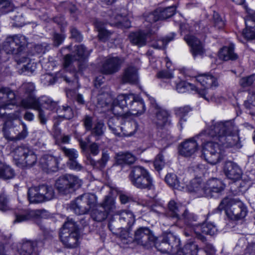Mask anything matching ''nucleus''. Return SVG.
Listing matches in <instances>:
<instances>
[{"instance_id":"obj_1","label":"nucleus","mask_w":255,"mask_h":255,"mask_svg":"<svg viewBox=\"0 0 255 255\" xmlns=\"http://www.w3.org/2000/svg\"><path fill=\"white\" fill-rule=\"evenodd\" d=\"M97 106L104 109L103 112L111 111L115 115H130L139 116L145 111L142 99L133 94H121L113 102L111 95L106 93L98 96Z\"/></svg>"},{"instance_id":"obj_2","label":"nucleus","mask_w":255,"mask_h":255,"mask_svg":"<svg viewBox=\"0 0 255 255\" xmlns=\"http://www.w3.org/2000/svg\"><path fill=\"white\" fill-rule=\"evenodd\" d=\"M27 44V38L22 35L9 36L6 37L3 43L2 50L8 54L18 55L22 51ZM15 58L18 64L26 63V65H23V67L25 71L28 69L29 65L28 63L29 59L25 55L22 56L21 57H19L18 55H16Z\"/></svg>"},{"instance_id":"obj_3","label":"nucleus","mask_w":255,"mask_h":255,"mask_svg":"<svg viewBox=\"0 0 255 255\" xmlns=\"http://www.w3.org/2000/svg\"><path fill=\"white\" fill-rule=\"evenodd\" d=\"M59 236L61 242L67 248H74L79 245L78 227L72 219H67L61 229Z\"/></svg>"},{"instance_id":"obj_4","label":"nucleus","mask_w":255,"mask_h":255,"mask_svg":"<svg viewBox=\"0 0 255 255\" xmlns=\"http://www.w3.org/2000/svg\"><path fill=\"white\" fill-rule=\"evenodd\" d=\"M218 208L220 210H224L228 217L232 220L243 219L247 214V208L243 203L232 198H225Z\"/></svg>"},{"instance_id":"obj_5","label":"nucleus","mask_w":255,"mask_h":255,"mask_svg":"<svg viewBox=\"0 0 255 255\" xmlns=\"http://www.w3.org/2000/svg\"><path fill=\"white\" fill-rule=\"evenodd\" d=\"M196 79L197 81L204 87V89H200L195 86V92L199 96L208 101L217 103L220 102L218 98L215 97L214 95L213 88L218 85L216 78L211 75L202 74L197 76Z\"/></svg>"},{"instance_id":"obj_6","label":"nucleus","mask_w":255,"mask_h":255,"mask_svg":"<svg viewBox=\"0 0 255 255\" xmlns=\"http://www.w3.org/2000/svg\"><path fill=\"white\" fill-rule=\"evenodd\" d=\"M131 184L140 189H151L153 186V179L147 170L140 166L132 168L129 174Z\"/></svg>"},{"instance_id":"obj_7","label":"nucleus","mask_w":255,"mask_h":255,"mask_svg":"<svg viewBox=\"0 0 255 255\" xmlns=\"http://www.w3.org/2000/svg\"><path fill=\"white\" fill-rule=\"evenodd\" d=\"M12 153L14 163L21 168L31 167L37 161V156L34 151L26 145L16 147Z\"/></svg>"},{"instance_id":"obj_8","label":"nucleus","mask_w":255,"mask_h":255,"mask_svg":"<svg viewBox=\"0 0 255 255\" xmlns=\"http://www.w3.org/2000/svg\"><path fill=\"white\" fill-rule=\"evenodd\" d=\"M27 195L30 203L38 204L53 199L55 192L51 186L42 184L30 188Z\"/></svg>"},{"instance_id":"obj_9","label":"nucleus","mask_w":255,"mask_h":255,"mask_svg":"<svg viewBox=\"0 0 255 255\" xmlns=\"http://www.w3.org/2000/svg\"><path fill=\"white\" fill-rule=\"evenodd\" d=\"M201 146L202 156L208 163L214 165L222 159L224 151L219 143L205 140Z\"/></svg>"},{"instance_id":"obj_10","label":"nucleus","mask_w":255,"mask_h":255,"mask_svg":"<svg viewBox=\"0 0 255 255\" xmlns=\"http://www.w3.org/2000/svg\"><path fill=\"white\" fill-rule=\"evenodd\" d=\"M97 197L93 194L85 193L71 203L70 209L77 215L87 213L97 204Z\"/></svg>"},{"instance_id":"obj_11","label":"nucleus","mask_w":255,"mask_h":255,"mask_svg":"<svg viewBox=\"0 0 255 255\" xmlns=\"http://www.w3.org/2000/svg\"><path fill=\"white\" fill-rule=\"evenodd\" d=\"M82 181L77 176L66 174L60 177L55 182V186L58 192L67 195L81 187Z\"/></svg>"},{"instance_id":"obj_12","label":"nucleus","mask_w":255,"mask_h":255,"mask_svg":"<svg viewBox=\"0 0 255 255\" xmlns=\"http://www.w3.org/2000/svg\"><path fill=\"white\" fill-rule=\"evenodd\" d=\"M234 128V122L231 121L215 122L212 121L207 128L202 132L203 137L208 140V137L215 138V140L220 139V136L223 135L226 130H232ZM230 131V130H229Z\"/></svg>"},{"instance_id":"obj_13","label":"nucleus","mask_w":255,"mask_h":255,"mask_svg":"<svg viewBox=\"0 0 255 255\" xmlns=\"http://www.w3.org/2000/svg\"><path fill=\"white\" fill-rule=\"evenodd\" d=\"M203 132L193 137L184 140L179 146V153L183 156L190 157L194 156L199 150L200 146L198 143L199 140L205 141L206 139L203 136Z\"/></svg>"},{"instance_id":"obj_14","label":"nucleus","mask_w":255,"mask_h":255,"mask_svg":"<svg viewBox=\"0 0 255 255\" xmlns=\"http://www.w3.org/2000/svg\"><path fill=\"white\" fill-rule=\"evenodd\" d=\"M116 215L119 216V222L115 223L111 221L109 223V228L113 231L115 227L119 228H130L135 221L133 213L128 210H122L117 212Z\"/></svg>"},{"instance_id":"obj_15","label":"nucleus","mask_w":255,"mask_h":255,"mask_svg":"<svg viewBox=\"0 0 255 255\" xmlns=\"http://www.w3.org/2000/svg\"><path fill=\"white\" fill-rule=\"evenodd\" d=\"M0 115L3 116L5 113L2 110L12 109L16 105L15 95L8 88L2 87L0 89Z\"/></svg>"},{"instance_id":"obj_16","label":"nucleus","mask_w":255,"mask_h":255,"mask_svg":"<svg viewBox=\"0 0 255 255\" xmlns=\"http://www.w3.org/2000/svg\"><path fill=\"white\" fill-rule=\"evenodd\" d=\"M156 240V237L148 228L140 227L135 231L133 241L138 245L147 246Z\"/></svg>"},{"instance_id":"obj_17","label":"nucleus","mask_w":255,"mask_h":255,"mask_svg":"<svg viewBox=\"0 0 255 255\" xmlns=\"http://www.w3.org/2000/svg\"><path fill=\"white\" fill-rule=\"evenodd\" d=\"M168 215L173 218L179 220L181 218L187 222L190 218V215L184 207L181 204L171 200L168 204Z\"/></svg>"},{"instance_id":"obj_18","label":"nucleus","mask_w":255,"mask_h":255,"mask_svg":"<svg viewBox=\"0 0 255 255\" xmlns=\"http://www.w3.org/2000/svg\"><path fill=\"white\" fill-rule=\"evenodd\" d=\"M119 117L121 127L120 129L121 134L118 136H130L134 134L137 129V123L131 120L128 115Z\"/></svg>"},{"instance_id":"obj_19","label":"nucleus","mask_w":255,"mask_h":255,"mask_svg":"<svg viewBox=\"0 0 255 255\" xmlns=\"http://www.w3.org/2000/svg\"><path fill=\"white\" fill-rule=\"evenodd\" d=\"M176 7L174 5L166 8H158L153 13H149L146 17V20L149 23L154 22L158 20L168 18L175 13Z\"/></svg>"},{"instance_id":"obj_20","label":"nucleus","mask_w":255,"mask_h":255,"mask_svg":"<svg viewBox=\"0 0 255 255\" xmlns=\"http://www.w3.org/2000/svg\"><path fill=\"white\" fill-rule=\"evenodd\" d=\"M124 62V59L119 57H108L103 64L101 69L103 73L112 74L118 72L122 64Z\"/></svg>"},{"instance_id":"obj_21","label":"nucleus","mask_w":255,"mask_h":255,"mask_svg":"<svg viewBox=\"0 0 255 255\" xmlns=\"http://www.w3.org/2000/svg\"><path fill=\"white\" fill-rule=\"evenodd\" d=\"M226 130L225 133L221 136L219 141L220 145H223L227 147H231L237 145L239 141L238 130L234 124V128L232 130Z\"/></svg>"},{"instance_id":"obj_22","label":"nucleus","mask_w":255,"mask_h":255,"mask_svg":"<svg viewBox=\"0 0 255 255\" xmlns=\"http://www.w3.org/2000/svg\"><path fill=\"white\" fill-rule=\"evenodd\" d=\"M217 232L216 226L212 223L207 222L202 225H198L194 228L196 238L204 242L206 239L202 234L214 235Z\"/></svg>"},{"instance_id":"obj_23","label":"nucleus","mask_w":255,"mask_h":255,"mask_svg":"<svg viewBox=\"0 0 255 255\" xmlns=\"http://www.w3.org/2000/svg\"><path fill=\"white\" fill-rule=\"evenodd\" d=\"M184 40L191 47V51L194 58L203 55L205 52L203 44L197 37L192 35H186Z\"/></svg>"},{"instance_id":"obj_24","label":"nucleus","mask_w":255,"mask_h":255,"mask_svg":"<svg viewBox=\"0 0 255 255\" xmlns=\"http://www.w3.org/2000/svg\"><path fill=\"white\" fill-rule=\"evenodd\" d=\"M205 187L206 197H216L224 190L225 185L221 180L212 178L208 181Z\"/></svg>"},{"instance_id":"obj_25","label":"nucleus","mask_w":255,"mask_h":255,"mask_svg":"<svg viewBox=\"0 0 255 255\" xmlns=\"http://www.w3.org/2000/svg\"><path fill=\"white\" fill-rule=\"evenodd\" d=\"M42 169L47 173L55 172L58 169V159L51 155H44L40 159Z\"/></svg>"},{"instance_id":"obj_26","label":"nucleus","mask_w":255,"mask_h":255,"mask_svg":"<svg viewBox=\"0 0 255 255\" xmlns=\"http://www.w3.org/2000/svg\"><path fill=\"white\" fill-rule=\"evenodd\" d=\"M224 172L226 176L233 180H238L242 176V170L239 166L232 161H227L224 166Z\"/></svg>"},{"instance_id":"obj_27","label":"nucleus","mask_w":255,"mask_h":255,"mask_svg":"<svg viewBox=\"0 0 255 255\" xmlns=\"http://www.w3.org/2000/svg\"><path fill=\"white\" fill-rule=\"evenodd\" d=\"M138 81V75L137 68L132 66L126 68L122 77V82L124 84H135Z\"/></svg>"},{"instance_id":"obj_28","label":"nucleus","mask_w":255,"mask_h":255,"mask_svg":"<svg viewBox=\"0 0 255 255\" xmlns=\"http://www.w3.org/2000/svg\"><path fill=\"white\" fill-rule=\"evenodd\" d=\"M186 190L196 195L197 197L206 196V187L202 185V180L199 178L192 179L186 187Z\"/></svg>"},{"instance_id":"obj_29","label":"nucleus","mask_w":255,"mask_h":255,"mask_svg":"<svg viewBox=\"0 0 255 255\" xmlns=\"http://www.w3.org/2000/svg\"><path fill=\"white\" fill-rule=\"evenodd\" d=\"M149 36V34L142 31L136 32H131L129 34L128 38L130 42L139 47L146 45L147 39Z\"/></svg>"},{"instance_id":"obj_30","label":"nucleus","mask_w":255,"mask_h":255,"mask_svg":"<svg viewBox=\"0 0 255 255\" xmlns=\"http://www.w3.org/2000/svg\"><path fill=\"white\" fill-rule=\"evenodd\" d=\"M178 93H185L187 91H195V86L185 81L177 79L171 83Z\"/></svg>"},{"instance_id":"obj_31","label":"nucleus","mask_w":255,"mask_h":255,"mask_svg":"<svg viewBox=\"0 0 255 255\" xmlns=\"http://www.w3.org/2000/svg\"><path fill=\"white\" fill-rule=\"evenodd\" d=\"M20 105L25 109L36 110L40 107V99H36L34 95H30L21 100Z\"/></svg>"},{"instance_id":"obj_32","label":"nucleus","mask_w":255,"mask_h":255,"mask_svg":"<svg viewBox=\"0 0 255 255\" xmlns=\"http://www.w3.org/2000/svg\"><path fill=\"white\" fill-rule=\"evenodd\" d=\"M115 158L119 164H132L136 160V157L129 152L118 153L116 154Z\"/></svg>"},{"instance_id":"obj_33","label":"nucleus","mask_w":255,"mask_h":255,"mask_svg":"<svg viewBox=\"0 0 255 255\" xmlns=\"http://www.w3.org/2000/svg\"><path fill=\"white\" fill-rule=\"evenodd\" d=\"M169 117V114L166 111L159 109L156 113L154 122L158 127L163 128L170 124Z\"/></svg>"},{"instance_id":"obj_34","label":"nucleus","mask_w":255,"mask_h":255,"mask_svg":"<svg viewBox=\"0 0 255 255\" xmlns=\"http://www.w3.org/2000/svg\"><path fill=\"white\" fill-rule=\"evenodd\" d=\"M36 247V242L26 241L22 244L19 254L20 255H38Z\"/></svg>"},{"instance_id":"obj_35","label":"nucleus","mask_w":255,"mask_h":255,"mask_svg":"<svg viewBox=\"0 0 255 255\" xmlns=\"http://www.w3.org/2000/svg\"><path fill=\"white\" fill-rule=\"evenodd\" d=\"M234 46L232 44L224 47L219 52V58L225 61L237 59L238 55L234 53Z\"/></svg>"},{"instance_id":"obj_36","label":"nucleus","mask_w":255,"mask_h":255,"mask_svg":"<svg viewBox=\"0 0 255 255\" xmlns=\"http://www.w3.org/2000/svg\"><path fill=\"white\" fill-rule=\"evenodd\" d=\"M110 160V156L107 152H103L101 159L98 161H95L90 156L87 157V161L94 167L99 169L104 168L108 161Z\"/></svg>"},{"instance_id":"obj_37","label":"nucleus","mask_w":255,"mask_h":255,"mask_svg":"<svg viewBox=\"0 0 255 255\" xmlns=\"http://www.w3.org/2000/svg\"><path fill=\"white\" fill-rule=\"evenodd\" d=\"M14 170L5 163L0 162V178L2 180L12 179L15 176Z\"/></svg>"},{"instance_id":"obj_38","label":"nucleus","mask_w":255,"mask_h":255,"mask_svg":"<svg viewBox=\"0 0 255 255\" xmlns=\"http://www.w3.org/2000/svg\"><path fill=\"white\" fill-rule=\"evenodd\" d=\"M111 24L119 27L129 28L130 27V23L127 18L117 13L111 16Z\"/></svg>"},{"instance_id":"obj_39","label":"nucleus","mask_w":255,"mask_h":255,"mask_svg":"<svg viewBox=\"0 0 255 255\" xmlns=\"http://www.w3.org/2000/svg\"><path fill=\"white\" fill-rule=\"evenodd\" d=\"M162 236L165 242H167V243L170 246L172 252L175 250L178 251L180 245V241L175 235L171 233H167L164 234Z\"/></svg>"},{"instance_id":"obj_40","label":"nucleus","mask_w":255,"mask_h":255,"mask_svg":"<svg viewBox=\"0 0 255 255\" xmlns=\"http://www.w3.org/2000/svg\"><path fill=\"white\" fill-rule=\"evenodd\" d=\"M165 181L173 189L181 191L184 189V184L179 182L177 176L174 174H167L165 178Z\"/></svg>"},{"instance_id":"obj_41","label":"nucleus","mask_w":255,"mask_h":255,"mask_svg":"<svg viewBox=\"0 0 255 255\" xmlns=\"http://www.w3.org/2000/svg\"><path fill=\"white\" fill-rule=\"evenodd\" d=\"M100 206L108 214L113 212L116 208L115 200L111 196H106Z\"/></svg>"},{"instance_id":"obj_42","label":"nucleus","mask_w":255,"mask_h":255,"mask_svg":"<svg viewBox=\"0 0 255 255\" xmlns=\"http://www.w3.org/2000/svg\"><path fill=\"white\" fill-rule=\"evenodd\" d=\"M198 251V246L193 242L187 243L184 247L178 251V255H197Z\"/></svg>"},{"instance_id":"obj_43","label":"nucleus","mask_w":255,"mask_h":255,"mask_svg":"<svg viewBox=\"0 0 255 255\" xmlns=\"http://www.w3.org/2000/svg\"><path fill=\"white\" fill-rule=\"evenodd\" d=\"M30 210L20 209L15 211L14 212L15 219L13 220L14 224L25 222L31 219V216Z\"/></svg>"},{"instance_id":"obj_44","label":"nucleus","mask_w":255,"mask_h":255,"mask_svg":"<svg viewBox=\"0 0 255 255\" xmlns=\"http://www.w3.org/2000/svg\"><path fill=\"white\" fill-rule=\"evenodd\" d=\"M95 25L99 32L98 36L99 39L103 41L109 39L112 35V32L106 29L101 22H96Z\"/></svg>"},{"instance_id":"obj_45","label":"nucleus","mask_w":255,"mask_h":255,"mask_svg":"<svg viewBox=\"0 0 255 255\" xmlns=\"http://www.w3.org/2000/svg\"><path fill=\"white\" fill-rule=\"evenodd\" d=\"M162 239L160 241H157V240L154 243L152 244L154 245L155 248L159 251L164 253H171L172 251L171 249L170 246L167 243V242H165L163 237L162 236Z\"/></svg>"},{"instance_id":"obj_46","label":"nucleus","mask_w":255,"mask_h":255,"mask_svg":"<svg viewBox=\"0 0 255 255\" xmlns=\"http://www.w3.org/2000/svg\"><path fill=\"white\" fill-rule=\"evenodd\" d=\"M57 116L59 117L66 120H69L73 118V113L70 107H62L56 110Z\"/></svg>"},{"instance_id":"obj_47","label":"nucleus","mask_w":255,"mask_h":255,"mask_svg":"<svg viewBox=\"0 0 255 255\" xmlns=\"http://www.w3.org/2000/svg\"><path fill=\"white\" fill-rule=\"evenodd\" d=\"M40 108L43 107L51 111L55 109L57 106V104L56 102L47 97H42L40 98Z\"/></svg>"},{"instance_id":"obj_48","label":"nucleus","mask_w":255,"mask_h":255,"mask_svg":"<svg viewBox=\"0 0 255 255\" xmlns=\"http://www.w3.org/2000/svg\"><path fill=\"white\" fill-rule=\"evenodd\" d=\"M108 216V214L102 208H100L94 210L91 213L92 218L97 222H102L105 220Z\"/></svg>"},{"instance_id":"obj_49","label":"nucleus","mask_w":255,"mask_h":255,"mask_svg":"<svg viewBox=\"0 0 255 255\" xmlns=\"http://www.w3.org/2000/svg\"><path fill=\"white\" fill-rule=\"evenodd\" d=\"M174 34L172 33L171 35L168 36L165 38L158 39L152 43V47L155 49H162L164 48L167 44L173 40Z\"/></svg>"},{"instance_id":"obj_50","label":"nucleus","mask_w":255,"mask_h":255,"mask_svg":"<svg viewBox=\"0 0 255 255\" xmlns=\"http://www.w3.org/2000/svg\"><path fill=\"white\" fill-rule=\"evenodd\" d=\"M245 107L251 110L250 114H255V93L250 94L248 100L244 103Z\"/></svg>"},{"instance_id":"obj_51","label":"nucleus","mask_w":255,"mask_h":255,"mask_svg":"<svg viewBox=\"0 0 255 255\" xmlns=\"http://www.w3.org/2000/svg\"><path fill=\"white\" fill-rule=\"evenodd\" d=\"M250 21L246 20V28L243 30V34L248 39H255V31L253 29L255 25H252Z\"/></svg>"},{"instance_id":"obj_52","label":"nucleus","mask_w":255,"mask_h":255,"mask_svg":"<svg viewBox=\"0 0 255 255\" xmlns=\"http://www.w3.org/2000/svg\"><path fill=\"white\" fill-rule=\"evenodd\" d=\"M118 228L121 229V231L119 233L116 232L115 233L118 235L121 240H122L124 243L128 244L129 242H131V238L129 236L128 231L129 228Z\"/></svg>"},{"instance_id":"obj_53","label":"nucleus","mask_w":255,"mask_h":255,"mask_svg":"<svg viewBox=\"0 0 255 255\" xmlns=\"http://www.w3.org/2000/svg\"><path fill=\"white\" fill-rule=\"evenodd\" d=\"M30 211L32 219H38L40 218H46L49 216L48 212L44 209Z\"/></svg>"},{"instance_id":"obj_54","label":"nucleus","mask_w":255,"mask_h":255,"mask_svg":"<svg viewBox=\"0 0 255 255\" xmlns=\"http://www.w3.org/2000/svg\"><path fill=\"white\" fill-rule=\"evenodd\" d=\"M10 209L9 200L4 193L0 194V210L6 211Z\"/></svg>"},{"instance_id":"obj_55","label":"nucleus","mask_w":255,"mask_h":255,"mask_svg":"<svg viewBox=\"0 0 255 255\" xmlns=\"http://www.w3.org/2000/svg\"><path fill=\"white\" fill-rule=\"evenodd\" d=\"M255 81V74L249 76L245 77L240 80V85L242 88H246L251 86Z\"/></svg>"},{"instance_id":"obj_56","label":"nucleus","mask_w":255,"mask_h":255,"mask_svg":"<svg viewBox=\"0 0 255 255\" xmlns=\"http://www.w3.org/2000/svg\"><path fill=\"white\" fill-rule=\"evenodd\" d=\"M62 150L65 155L69 158V161L76 159L78 157V151L74 148H67L64 147H62Z\"/></svg>"},{"instance_id":"obj_57","label":"nucleus","mask_w":255,"mask_h":255,"mask_svg":"<svg viewBox=\"0 0 255 255\" xmlns=\"http://www.w3.org/2000/svg\"><path fill=\"white\" fill-rule=\"evenodd\" d=\"M118 122V119L116 118L110 119L108 123L109 128L113 131V132L117 135L121 134L119 130L120 128L117 126L116 124Z\"/></svg>"},{"instance_id":"obj_58","label":"nucleus","mask_w":255,"mask_h":255,"mask_svg":"<svg viewBox=\"0 0 255 255\" xmlns=\"http://www.w3.org/2000/svg\"><path fill=\"white\" fill-rule=\"evenodd\" d=\"M20 90L23 91L27 96L34 95L35 86L33 83L31 82L25 83L21 85Z\"/></svg>"},{"instance_id":"obj_59","label":"nucleus","mask_w":255,"mask_h":255,"mask_svg":"<svg viewBox=\"0 0 255 255\" xmlns=\"http://www.w3.org/2000/svg\"><path fill=\"white\" fill-rule=\"evenodd\" d=\"M13 5L8 0L0 1V11L2 13H6L13 9Z\"/></svg>"},{"instance_id":"obj_60","label":"nucleus","mask_w":255,"mask_h":255,"mask_svg":"<svg viewBox=\"0 0 255 255\" xmlns=\"http://www.w3.org/2000/svg\"><path fill=\"white\" fill-rule=\"evenodd\" d=\"M165 162L162 154H158L154 160V166L155 168L157 170H160L164 166Z\"/></svg>"},{"instance_id":"obj_61","label":"nucleus","mask_w":255,"mask_h":255,"mask_svg":"<svg viewBox=\"0 0 255 255\" xmlns=\"http://www.w3.org/2000/svg\"><path fill=\"white\" fill-rule=\"evenodd\" d=\"M215 27L218 29H222L224 27L225 22L218 13L213 14Z\"/></svg>"},{"instance_id":"obj_62","label":"nucleus","mask_w":255,"mask_h":255,"mask_svg":"<svg viewBox=\"0 0 255 255\" xmlns=\"http://www.w3.org/2000/svg\"><path fill=\"white\" fill-rule=\"evenodd\" d=\"M156 76L158 78L163 80H170L173 78L174 75L172 72L168 70H162L159 71Z\"/></svg>"},{"instance_id":"obj_63","label":"nucleus","mask_w":255,"mask_h":255,"mask_svg":"<svg viewBox=\"0 0 255 255\" xmlns=\"http://www.w3.org/2000/svg\"><path fill=\"white\" fill-rule=\"evenodd\" d=\"M77 54L79 59L85 58L88 56L89 52L86 50L85 47L83 45H78L76 47Z\"/></svg>"},{"instance_id":"obj_64","label":"nucleus","mask_w":255,"mask_h":255,"mask_svg":"<svg viewBox=\"0 0 255 255\" xmlns=\"http://www.w3.org/2000/svg\"><path fill=\"white\" fill-rule=\"evenodd\" d=\"M191 111V109L188 106L177 108L175 110V113L178 117H186L188 113Z\"/></svg>"}]
</instances>
